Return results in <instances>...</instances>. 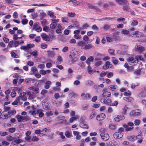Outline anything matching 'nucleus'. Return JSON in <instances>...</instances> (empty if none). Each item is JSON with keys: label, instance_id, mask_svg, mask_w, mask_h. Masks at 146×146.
I'll return each instance as SVG.
<instances>
[{"label": "nucleus", "instance_id": "obj_1", "mask_svg": "<svg viewBox=\"0 0 146 146\" xmlns=\"http://www.w3.org/2000/svg\"><path fill=\"white\" fill-rule=\"evenodd\" d=\"M119 4L123 5V9L127 11H129L130 8L129 6V3L127 0H115Z\"/></svg>", "mask_w": 146, "mask_h": 146}, {"label": "nucleus", "instance_id": "obj_2", "mask_svg": "<svg viewBox=\"0 0 146 146\" xmlns=\"http://www.w3.org/2000/svg\"><path fill=\"white\" fill-rule=\"evenodd\" d=\"M77 45L78 46L80 47L81 49L84 50L90 49L93 47L91 44H86L85 42L83 41L78 42L77 43Z\"/></svg>", "mask_w": 146, "mask_h": 146}, {"label": "nucleus", "instance_id": "obj_3", "mask_svg": "<svg viewBox=\"0 0 146 146\" xmlns=\"http://www.w3.org/2000/svg\"><path fill=\"white\" fill-rule=\"evenodd\" d=\"M110 92H104L102 94V96H105L104 98L101 99V102L105 104H108L109 102V97L110 96Z\"/></svg>", "mask_w": 146, "mask_h": 146}, {"label": "nucleus", "instance_id": "obj_4", "mask_svg": "<svg viewBox=\"0 0 146 146\" xmlns=\"http://www.w3.org/2000/svg\"><path fill=\"white\" fill-rule=\"evenodd\" d=\"M29 113H31L33 116L36 115L37 114H39V116L40 117H42L44 115V113L42 112V110H36L35 109L33 111H31ZM35 117V116H34Z\"/></svg>", "mask_w": 146, "mask_h": 146}, {"label": "nucleus", "instance_id": "obj_5", "mask_svg": "<svg viewBox=\"0 0 146 146\" xmlns=\"http://www.w3.org/2000/svg\"><path fill=\"white\" fill-rule=\"evenodd\" d=\"M10 116L8 111H3L1 114L0 118L2 119H4L8 118Z\"/></svg>", "mask_w": 146, "mask_h": 146}, {"label": "nucleus", "instance_id": "obj_6", "mask_svg": "<svg viewBox=\"0 0 146 146\" xmlns=\"http://www.w3.org/2000/svg\"><path fill=\"white\" fill-rule=\"evenodd\" d=\"M141 114V111L139 109H136L131 111L130 113L131 115L136 116L140 115Z\"/></svg>", "mask_w": 146, "mask_h": 146}, {"label": "nucleus", "instance_id": "obj_7", "mask_svg": "<svg viewBox=\"0 0 146 146\" xmlns=\"http://www.w3.org/2000/svg\"><path fill=\"white\" fill-rule=\"evenodd\" d=\"M131 35L133 37L136 36L138 38L141 37L143 36V33L139 31H136L133 32L131 33Z\"/></svg>", "mask_w": 146, "mask_h": 146}, {"label": "nucleus", "instance_id": "obj_8", "mask_svg": "<svg viewBox=\"0 0 146 146\" xmlns=\"http://www.w3.org/2000/svg\"><path fill=\"white\" fill-rule=\"evenodd\" d=\"M100 136L101 138L105 141L108 140L110 138L109 135L108 133H101Z\"/></svg>", "mask_w": 146, "mask_h": 146}, {"label": "nucleus", "instance_id": "obj_9", "mask_svg": "<svg viewBox=\"0 0 146 146\" xmlns=\"http://www.w3.org/2000/svg\"><path fill=\"white\" fill-rule=\"evenodd\" d=\"M113 137L115 138H120L123 136V133L119 132H115L113 134Z\"/></svg>", "mask_w": 146, "mask_h": 146}, {"label": "nucleus", "instance_id": "obj_10", "mask_svg": "<svg viewBox=\"0 0 146 146\" xmlns=\"http://www.w3.org/2000/svg\"><path fill=\"white\" fill-rule=\"evenodd\" d=\"M105 117V115L104 113H101L97 115L96 119L99 121H101L103 120Z\"/></svg>", "mask_w": 146, "mask_h": 146}, {"label": "nucleus", "instance_id": "obj_11", "mask_svg": "<svg viewBox=\"0 0 146 146\" xmlns=\"http://www.w3.org/2000/svg\"><path fill=\"white\" fill-rule=\"evenodd\" d=\"M80 126L82 128L84 129H88L89 127L86 122L85 121H82L80 123Z\"/></svg>", "mask_w": 146, "mask_h": 146}, {"label": "nucleus", "instance_id": "obj_12", "mask_svg": "<svg viewBox=\"0 0 146 146\" xmlns=\"http://www.w3.org/2000/svg\"><path fill=\"white\" fill-rule=\"evenodd\" d=\"M26 93L24 92L21 93L20 94L19 99H21L22 100H25L27 99V97L25 96Z\"/></svg>", "mask_w": 146, "mask_h": 146}, {"label": "nucleus", "instance_id": "obj_13", "mask_svg": "<svg viewBox=\"0 0 146 146\" xmlns=\"http://www.w3.org/2000/svg\"><path fill=\"white\" fill-rule=\"evenodd\" d=\"M42 106L44 109L45 110H50V105L48 103L44 102L43 103Z\"/></svg>", "mask_w": 146, "mask_h": 146}, {"label": "nucleus", "instance_id": "obj_14", "mask_svg": "<svg viewBox=\"0 0 146 146\" xmlns=\"http://www.w3.org/2000/svg\"><path fill=\"white\" fill-rule=\"evenodd\" d=\"M29 92V98L30 99H32L35 98V94L38 93V92H32V93L31 94V92Z\"/></svg>", "mask_w": 146, "mask_h": 146}, {"label": "nucleus", "instance_id": "obj_15", "mask_svg": "<svg viewBox=\"0 0 146 146\" xmlns=\"http://www.w3.org/2000/svg\"><path fill=\"white\" fill-rule=\"evenodd\" d=\"M144 47L142 46H137L136 48V49L137 51L138 52L141 53L144 50Z\"/></svg>", "mask_w": 146, "mask_h": 146}, {"label": "nucleus", "instance_id": "obj_16", "mask_svg": "<svg viewBox=\"0 0 146 146\" xmlns=\"http://www.w3.org/2000/svg\"><path fill=\"white\" fill-rule=\"evenodd\" d=\"M22 136V134L20 133H16L14 135V139H21Z\"/></svg>", "mask_w": 146, "mask_h": 146}, {"label": "nucleus", "instance_id": "obj_17", "mask_svg": "<svg viewBox=\"0 0 146 146\" xmlns=\"http://www.w3.org/2000/svg\"><path fill=\"white\" fill-rule=\"evenodd\" d=\"M94 59V58L93 56H90L86 61V63L87 64H90V62H93Z\"/></svg>", "mask_w": 146, "mask_h": 146}, {"label": "nucleus", "instance_id": "obj_18", "mask_svg": "<svg viewBox=\"0 0 146 146\" xmlns=\"http://www.w3.org/2000/svg\"><path fill=\"white\" fill-rule=\"evenodd\" d=\"M15 140L13 141L12 143L14 145H17L22 142H23V140L21 139Z\"/></svg>", "mask_w": 146, "mask_h": 146}, {"label": "nucleus", "instance_id": "obj_19", "mask_svg": "<svg viewBox=\"0 0 146 146\" xmlns=\"http://www.w3.org/2000/svg\"><path fill=\"white\" fill-rule=\"evenodd\" d=\"M47 14L52 19H55L56 17V16L54 15V13L51 11H49L48 12Z\"/></svg>", "mask_w": 146, "mask_h": 146}, {"label": "nucleus", "instance_id": "obj_20", "mask_svg": "<svg viewBox=\"0 0 146 146\" xmlns=\"http://www.w3.org/2000/svg\"><path fill=\"white\" fill-rule=\"evenodd\" d=\"M83 98L84 99H88L90 98V95L89 94L83 93L81 95Z\"/></svg>", "mask_w": 146, "mask_h": 146}, {"label": "nucleus", "instance_id": "obj_21", "mask_svg": "<svg viewBox=\"0 0 146 146\" xmlns=\"http://www.w3.org/2000/svg\"><path fill=\"white\" fill-rule=\"evenodd\" d=\"M127 61L130 63L131 64L134 63L135 62V60L133 57H129L127 59Z\"/></svg>", "mask_w": 146, "mask_h": 146}, {"label": "nucleus", "instance_id": "obj_22", "mask_svg": "<svg viewBox=\"0 0 146 146\" xmlns=\"http://www.w3.org/2000/svg\"><path fill=\"white\" fill-rule=\"evenodd\" d=\"M35 80L31 78H28L25 79V82L29 84L32 82H35Z\"/></svg>", "mask_w": 146, "mask_h": 146}, {"label": "nucleus", "instance_id": "obj_23", "mask_svg": "<svg viewBox=\"0 0 146 146\" xmlns=\"http://www.w3.org/2000/svg\"><path fill=\"white\" fill-rule=\"evenodd\" d=\"M121 33L125 35H128L129 33V30L125 29H122L121 31Z\"/></svg>", "mask_w": 146, "mask_h": 146}, {"label": "nucleus", "instance_id": "obj_24", "mask_svg": "<svg viewBox=\"0 0 146 146\" xmlns=\"http://www.w3.org/2000/svg\"><path fill=\"white\" fill-rule=\"evenodd\" d=\"M111 61L114 64H117L118 62V60L115 57H112Z\"/></svg>", "mask_w": 146, "mask_h": 146}, {"label": "nucleus", "instance_id": "obj_25", "mask_svg": "<svg viewBox=\"0 0 146 146\" xmlns=\"http://www.w3.org/2000/svg\"><path fill=\"white\" fill-rule=\"evenodd\" d=\"M110 66V62L107 61L103 66V68L105 69H106L109 68Z\"/></svg>", "mask_w": 146, "mask_h": 146}, {"label": "nucleus", "instance_id": "obj_26", "mask_svg": "<svg viewBox=\"0 0 146 146\" xmlns=\"http://www.w3.org/2000/svg\"><path fill=\"white\" fill-rule=\"evenodd\" d=\"M51 84L50 81H48L46 82L45 85L44 87L45 89H48L49 88V85Z\"/></svg>", "mask_w": 146, "mask_h": 146}, {"label": "nucleus", "instance_id": "obj_27", "mask_svg": "<svg viewBox=\"0 0 146 146\" xmlns=\"http://www.w3.org/2000/svg\"><path fill=\"white\" fill-rule=\"evenodd\" d=\"M17 117L18 122H21L23 120L24 116H21L20 115H18L17 116Z\"/></svg>", "mask_w": 146, "mask_h": 146}, {"label": "nucleus", "instance_id": "obj_28", "mask_svg": "<svg viewBox=\"0 0 146 146\" xmlns=\"http://www.w3.org/2000/svg\"><path fill=\"white\" fill-rule=\"evenodd\" d=\"M57 25L56 23L55 22H52L50 25V28L52 29H54L56 28Z\"/></svg>", "mask_w": 146, "mask_h": 146}, {"label": "nucleus", "instance_id": "obj_29", "mask_svg": "<svg viewBox=\"0 0 146 146\" xmlns=\"http://www.w3.org/2000/svg\"><path fill=\"white\" fill-rule=\"evenodd\" d=\"M42 37L43 39L46 41L49 40V37L47 35L45 34H44L42 36Z\"/></svg>", "mask_w": 146, "mask_h": 146}, {"label": "nucleus", "instance_id": "obj_30", "mask_svg": "<svg viewBox=\"0 0 146 146\" xmlns=\"http://www.w3.org/2000/svg\"><path fill=\"white\" fill-rule=\"evenodd\" d=\"M79 117L77 115H76L75 117H71L69 120L70 122V123H72L73 121L75 120L76 119H78Z\"/></svg>", "mask_w": 146, "mask_h": 146}, {"label": "nucleus", "instance_id": "obj_31", "mask_svg": "<svg viewBox=\"0 0 146 146\" xmlns=\"http://www.w3.org/2000/svg\"><path fill=\"white\" fill-rule=\"evenodd\" d=\"M11 57L13 58H17L19 57L18 55L13 51L11 52Z\"/></svg>", "mask_w": 146, "mask_h": 146}, {"label": "nucleus", "instance_id": "obj_32", "mask_svg": "<svg viewBox=\"0 0 146 146\" xmlns=\"http://www.w3.org/2000/svg\"><path fill=\"white\" fill-rule=\"evenodd\" d=\"M138 23V22L136 20H133L131 24V25L134 27L137 25Z\"/></svg>", "mask_w": 146, "mask_h": 146}, {"label": "nucleus", "instance_id": "obj_33", "mask_svg": "<svg viewBox=\"0 0 146 146\" xmlns=\"http://www.w3.org/2000/svg\"><path fill=\"white\" fill-rule=\"evenodd\" d=\"M29 89L30 90H33V91H39V89L37 88L35 86H33L29 88Z\"/></svg>", "mask_w": 146, "mask_h": 146}, {"label": "nucleus", "instance_id": "obj_34", "mask_svg": "<svg viewBox=\"0 0 146 146\" xmlns=\"http://www.w3.org/2000/svg\"><path fill=\"white\" fill-rule=\"evenodd\" d=\"M48 5L47 4H35L33 5V6H47Z\"/></svg>", "mask_w": 146, "mask_h": 146}, {"label": "nucleus", "instance_id": "obj_35", "mask_svg": "<svg viewBox=\"0 0 146 146\" xmlns=\"http://www.w3.org/2000/svg\"><path fill=\"white\" fill-rule=\"evenodd\" d=\"M28 20L27 19H23L21 20V23L23 25H25L28 23Z\"/></svg>", "mask_w": 146, "mask_h": 146}, {"label": "nucleus", "instance_id": "obj_36", "mask_svg": "<svg viewBox=\"0 0 146 146\" xmlns=\"http://www.w3.org/2000/svg\"><path fill=\"white\" fill-rule=\"evenodd\" d=\"M53 103L54 104H55L56 106H60L61 105V101H54L53 102Z\"/></svg>", "mask_w": 146, "mask_h": 146}, {"label": "nucleus", "instance_id": "obj_37", "mask_svg": "<svg viewBox=\"0 0 146 146\" xmlns=\"http://www.w3.org/2000/svg\"><path fill=\"white\" fill-rule=\"evenodd\" d=\"M127 139L130 141H133L136 139V138L135 137H133L131 136H129L127 137Z\"/></svg>", "mask_w": 146, "mask_h": 146}, {"label": "nucleus", "instance_id": "obj_38", "mask_svg": "<svg viewBox=\"0 0 146 146\" xmlns=\"http://www.w3.org/2000/svg\"><path fill=\"white\" fill-rule=\"evenodd\" d=\"M7 139L9 141H12L15 139L14 137H13L10 135H8L7 136Z\"/></svg>", "mask_w": 146, "mask_h": 146}, {"label": "nucleus", "instance_id": "obj_39", "mask_svg": "<svg viewBox=\"0 0 146 146\" xmlns=\"http://www.w3.org/2000/svg\"><path fill=\"white\" fill-rule=\"evenodd\" d=\"M65 118V117L62 116H59L56 117V120H63Z\"/></svg>", "mask_w": 146, "mask_h": 146}, {"label": "nucleus", "instance_id": "obj_40", "mask_svg": "<svg viewBox=\"0 0 146 146\" xmlns=\"http://www.w3.org/2000/svg\"><path fill=\"white\" fill-rule=\"evenodd\" d=\"M68 16L70 17H74L76 16V14L74 13H68Z\"/></svg>", "mask_w": 146, "mask_h": 146}, {"label": "nucleus", "instance_id": "obj_41", "mask_svg": "<svg viewBox=\"0 0 146 146\" xmlns=\"http://www.w3.org/2000/svg\"><path fill=\"white\" fill-rule=\"evenodd\" d=\"M126 68L128 72L131 71L133 70L134 67L132 66H129Z\"/></svg>", "mask_w": 146, "mask_h": 146}, {"label": "nucleus", "instance_id": "obj_42", "mask_svg": "<svg viewBox=\"0 0 146 146\" xmlns=\"http://www.w3.org/2000/svg\"><path fill=\"white\" fill-rule=\"evenodd\" d=\"M75 35L74 36V38L76 39H79L81 38V35L79 34H74Z\"/></svg>", "mask_w": 146, "mask_h": 146}, {"label": "nucleus", "instance_id": "obj_43", "mask_svg": "<svg viewBox=\"0 0 146 146\" xmlns=\"http://www.w3.org/2000/svg\"><path fill=\"white\" fill-rule=\"evenodd\" d=\"M118 104V102L117 101H115L113 103H111V100H110V106H116Z\"/></svg>", "mask_w": 146, "mask_h": 146}, {"label": "nucleus", "instance_id": "obj_44", "mask_svg": "<svg viewBox=\"0 0 146 146\" xmlns=\"http://www.w3.org/2000/svg\"><path fill=\"white\" fill-rule=\"evenodd\" d=\"M30 54L34 56H36L38 55L37 52L36 50H35L32 52L31 53H30Z\"/></svg>", "mask_w": 146, "mask_h": 146}, {"label": "nucleus", "instance_id": "obj_45", "mask_svg": "<svg viewBox=\"0 0 146 146\" xmlns=\"http://www.w3.org/2000/svg\"><path fill=\"white\" fill-rule=\"evenodd\" d=\"M123 99L127 101L130 102L132 100V98L130 97H124L123 98Z\"/></svg>", "mask_w": 146, "mask_h": 146}, {"label": "nucleus", "instance_id": "obj_46", "mask_svg": "<svg viewBox=\"0 0 146 146\" xmlns=\"http://www.w3.org/2000/svg\"><path fill=\"white\" fill-rule=\"evenodd\" d=\"M146 93L144 92H142L138 95V96L140 97H143L145 96Z\"/></svg>", "mask_w": 146, "mask_h": 146}, {"label": "nucleus", "instance_id": "obj_47", "mask_svg": "<svg viewBox=\"0 0 146 146\" xmlns=\"http://www.w3.org/2000/svg\"><path fill=\"white\" fill-rule=\"evenodd\" d=\"M62 21V22H68V19L66 17H62L61 18Z\"/></svg>", "mask_w": 146, "mask_h": 146}, {"label": "nucleus", "instance_id": "obj_48", "mask_svg": "<svg viewBox=\"0 0 146 146\" xmlns=\"http://www.w3.org/2000/svg\"><path fill=\"white\" fill-rule=\"evenodd\" d=\"M92 29L93 30H95L96 31H98L99 30V29L97 27L96 25H94L92 27Z\"/></svg>", "mask_w": 146, "mask_h": 146}, {"label": "nucleus", "instance_id": "obj_49", "mask_svg": "<svg viewBox=\"0 0 146 146\" xmlns=\"http://www.w3.org/2000/svg\"><path fill=\"white\" fill-rule=\"evenodd\" d=\"M128 109V108L126 106H125L122 109V112L123 114H125L126 113V111Z\"/></svg>", "mask_w": 146, "mask_h": 146}, {"label": "nucleus", "instance_id": "obj_50", "mask_svg": "<svg viewBox=\"0 0 146 146\" xmlns=\"http://www.w3.org/2000/svg\"><path fill=\"white\" fill-rule=\"evenodd\" d=\"M44 31L48 32L50 30L49 27L48 26H45L43 29Z\"/></svg>", "mask_w": 146, "mask_h": 146}, {"label": "nucleus", "instance_id": "obj_51", "mask_svg": "<svg viewBox=\"0 0 146 146\" xmlns=\"http://www.w3.org/2000/svg\"><path fill=\"white\" fill-rule=\"evenodd\" d=\"M96 115V114L95 113V112H92V113L90 114V117H89L90 119H92L93 118H94L95 116Z\"/></svg>", "mask_w": 146, "mask_h": 146}, {"label": "nucleus", "instance_id": "obj_52", "mask_svg": "<svg viewBox=\"0 0 146 146\" xmlns=\"http://www.w3.org/2000/svg\"><path fill=\"white\" fill-rule=\"evenodd\" d=\"M116 128V126L115 125L111 124L110 125V129L114 130Z\"/></svg>", "mask_w": 146, "mask_h": 146}, {"label": "nucleus", "instance_id": "obj_53", "mask_svg": "<svg viewBox=\"0 0 146 146\" xmlns=\"http://www.w3.org/2000/svg\"><path fill=\"white\" fill-rule=\"evenodd\" d=\"M83 40L85 42H87L89 40V37L88 36L85 35L83 38Z\"/></svg>", "mask_w": 146, "mask_h": 146}, {"label": "nucleus", "instance_id": "obj_54", "mask_svg": "<svg viewBox=\"0 0 146 146\" xmlns=\"http://www.w3.org/2000/svg\"><path fill=\"white\" fill-rule=\"evenodd\" d=\"M13 44L14 45V47H17L19 44V42L18 41H16L13 42Z\"/></svg>", "mask_w": 146, "mask_h": 146}, {"label": "nucleus", "instance_id": "obj_55", "mask_svg": "<svg viewBox=\"0 0 146 146\" xmlns=\"http://www.w3.org/2000/svg\"><path fill=\"white\" fill-rule=\"evenodd\" d=\"M88 107V104H85L82 106L83 110H87Z\"/></svg>", "mask_w": 146, "mask_h": 146}, {"label": "nucleus", "instance_id": "obj_56", "mask_svg": "<svg viewBox=\"0 0 146 146\" xmlns=\"http://www.w3.org/2000/svg\"><path fill=\"white\" fill-rule=\"evenodd\" d=\"M31 140L33 141H37L38 140V138L36 136H34L33 137Z\"/></svg>", "mask_w": 146, "mask_h": 146}, {"label": "nucleus", "instance_id": "obj_57", "mask_svg": "<svg viewBox=\"0 0 146 146\" xmlns=\"http://www.w3.org/2000/svg\"><path fill=\"white\" fill-rule=\"evenodd\" d=\"M118 38V37L116 36H114V37L113 38H110V42L113 41H116L117 39Z\"/></svg>", "mask_w": 146, "mask_h": 146}, {"label": "nucleus", "instance_id": "obj_58", "mask_svg": "<svg viewBox=\"0 0 146 146\" xmlns=\"http://www.w3.org/2000/svg\"><path fill=\"white\" fill-rule=\"evenodd\" d=\"M59 134L60 135L61 138L62 139H64L65 138V136L64 135V134L63 132H59Z\"/></svg>", "mask_w": 146, "mask_h": 146}, {"label": "nucleus", "instance_id": "obj_59", "mask_svg": "<svg viewBox=\"0 0 146 146\" xmlns=\"http://www.w3.org/2000/svg\"><path fill=\"white\" fill-rule=\"evenodd\" d=\"M117 88V86L116 85L111 86V87H110V89L112 91H113L116 90Z\"/></svg>", "mask_w": 146, "mask_h": 146}, {"label": "nucleus", "instance_id": "obj_60", "mask_svg": "<svg viewBox=\"0 0 146 146\" xmlns=\"http://www.w3.org/2000/svg\"><path fill=\"white\" fill-rule=\"evenodd\" d=\"M65 135L68 138L70 137L71 136V134L68 131H67L65 132Z\"/></svg>", "mask_w": 146, "mask_h": 146}, {"label": "nucleus", "instance_id": "obj_61", "mask_svg": "<svg viewBox=\"0 0 146 146\" xmlns=\"http://www.w3.org/2000/svg\"><path fill=\"white\" fill-rule=\"evenodd\" d=\"M16 129L15 128L12 127L9 129V131L11 133L14 132Z\"/></svg>", "mask_w": 146, "mask_h": 146}, {"label": "nucleus", "instance_id": "obj_62", "mask_svg": "<svg viewBox=\"0 0 146 146\" xmlns=\"http://www.w3.org/2000/svg\"><path fill=\"white\" fill-rule=\"evenodd\" d=\"M62 29L60 28H58L56 29V33L58 34H59L60 33H62Z\"/></svg>", "mask_w": 146, "mask_h": 146}, {"label": "nucleus", "instance_id": "obj_63", "mask_svg": "<svg viewBox=\"0 0 146 146\" xmlns=\"http://www.w3.org/2000/svg\"><path fill=\"white\" fill-rule=\"evenodd\" d=\"M48 54L49 56H53L54 55V53L52 51H48Z\"/></svg>", "mask_w": 146, "mask_h": 146}, {"label": "nucleus", "instance_id": "obj_64", "mask_svg": "<svg viewBox=\"0 0 146 146\" xmlns=\"http://www.w3.org/2000/svg\"><path fill=\"white\" fill-rule=\"evenodd\" d=\"M75 95V94L73 92L70 93L69 94V97L71 98L74 97Z\"/></svg>", "mask_w": 146, "mask_h": 146}]
</instances>
